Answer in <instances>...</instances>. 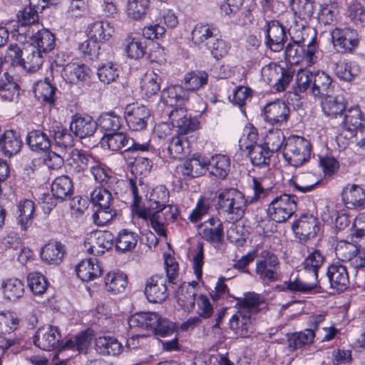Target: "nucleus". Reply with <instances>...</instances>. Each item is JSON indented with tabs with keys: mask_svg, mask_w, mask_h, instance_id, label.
Masks as SVG:
<instances>
[{
	"mask_svg": "<svg viewBox=\"0 0 365 365\" xmlns=\"http://www.w3.org/2000/svg\"><path fill=\"white\" fill-rule=\"evenodd\" d=\"M311 154V145L300 136L289 137L284 144L283 155L292 165L298 167L306 162Z\"/></svg>",
	"mask_w": 365,
	"mask_h": 365,
	"instance_id": "nucleus-3",
	"label": "nucleus"
},
{
	"mask_svg": "<svg viewBox=\"0 0 365 365\" xmlns=\"http://www.w3.org/2000/svg\"><path fill=\"white\" fill-rule=\"evenodd\" d=\"M204 165L212 175L224 179L230 170V160L226 155H215L210 158L207 163H204Z\"/></svg>",
	"mask_w": 365,
	"mask_h": 365,
	"instance_id": "nucleus-35",
	"label": "nucleus"
},
{
	"mask_svg": "<svg viewBox=\"0 0 365 365\" xmlns=\"http://www.w3.org/2000/svg\"><path fill=\"white\" fill-rule=\"evenodd\" d=\"M64 255V246L58 241L48 242L44 245L41 252L42 260L54 265L59 264L63 261Z\"/></svg>",
	"mask_w": 365,
	"mask_h": 365,
	"instance_id": "nucleus-34",
	"label": "nucleus"
},
{
	"mask_svg": "<svg viewBox=\"0 0 365 365\" xmlns=\"http://www.w3.org/2000/svg\"><path fill=\"white\" fill-rule=\"evenodd\" d=\"M217 29L209 24H198L192 31V41L200 48H204L217 36Z\"/></svg>",
	"mask_w": 365,
	"mask_h": 365,
	"instance_id": "nucleus-30",
	"label": "nucleus"
},
{
	"mask_svg": "<svg viewBox=\"0 0 365 365\" xmlns=\"http://www.w3.org/2000/svg\"><path fill=\"white\" fill-rule=\"evenodd\" d=\"M272 153L264 145H255L252 150L248 152L249 157L253 165L262 167L269 166Z\"/></svg>",
	"mask_w": 365,
	"mask_h": 365,
	"instance_id": "nucleus-56",
	"label": "nucleus"
},
{
	"mask_svg": "<svg viewBox=\"0 0 365 365\" xmlns=\"http://www.w3.org/2000/svg\"><path fill=\"white\" fill-rule=\"evenodd\" d=\"M332 41L339 53H352L359 45V34L356 29L349 27L336 29L332 33Z\"/></svg>",
	"mask_w": 365,
	"mask_h": 365,
	"instance_id": "nucleus-8",
	"label": "nucleus"
},
{
	"mask_svg": "<svg viewBox=\"0 0 365 365\" xmlns=\"http://www.w3.org/2000/svg\"><path fill=\"white\" fill-rule=\"evenodd\" d=\"M19 86L7 72L0 75V97L5 101L12 102L18 99Z\"/></svg>",
	"mask_w": 365,
	"mask_h": 365,
	"instance_id": "nucleus-37",
	"label": "nucleus"
},
{
	"mask_svg": "<svg viewBox=\"0 0 365 365\" xmlns=\"http://www.w3.org/2000/svg\"><path fill=\"white\" fill-rule=\"evenodd\" d=\"M125 46L128 56L132 59H140L146 53V41L142 38L128 36L125 40Z\"/></svg>",
	"mask_w": 365,
	"mask_h": 365,
	"instance_id": "nucleus-49",
	"label": "nucleus"
},
{
	"mask_svg": "<svg viewBox=\"0 0 365 365\" xmlns=\"http://www.w3.org/2000/svg\"><path fill=\"white\" fill-rule=\"evenodd\" d=\"M77 276L84 282L91 281L102 274V269L96 258L82 260L76 268Z\"/></svg>",
	"mask_w": 365,
	"mask_h": 365,
	"instance_id": "nucleus-33",
	"label": "nucleus"
},
{
	"mask_svg": "<svg viewBox=\"0 0 365 365\" xmlns=\"http://www.w3.org/2000/svg\"><path fill=\"white\" fill-rule=\"evenodd\" d=\"M190 92L179 85L169 86L161 92V101L168 106H182L188 101Z\"/></svg>",
	"mask_w": 365,
	"mask_h": 365,
	"instance_id": "nucleus-27",
	"label": "nucleus"
},
{
	"mask_svg": "<svg viewBox=\"0 0 365 365\" xmlns=\"http://www.w3.org/2000/svg\"><path fill=\"white\" fill-rule=\"evenodd\" d=\"M128 138L124 133L115 131L105 133L101 139L102 145H107L108 148L113 151H118L127 147Z\"/></svg>",
	"mask_w": 365,
	"mask_h": 365,
	"instance_id": "nucleus-53",
	"label": "nucleus"
},
{
	"mask_svg": "<svg viewBox=\"0 0 365 365\" xmlns=\"http://www.w3.org/2000/svg\"><path fill=\"white\" fill-rule=\"evenodd\" d=\"M4 296L9 300L21 298L24 293V284L17 278H10L3 281L1 284Z\"/></svg>",
	"mask_w": 365,
	"mask_h": 365,
	"instance_id": "nucleus-50",
	"label": "nucleus"
},
{
	"mask_svg": "<svg viewBox=\"0 0 365 365\" xmlns=\"http://www.w3.org/2000/svg\"><path fill=\"white\" fill-rule=\"evenodd\" d=\"M254 196L246 198L242 192L235 188L220 190L217 195V209L220 212L227 214L232 221L240 220L247 209V205L256 202L264 191L263 180L252 178Z\"/></svg>",
	"mask_w": 365,
	"mask_h": 365,
	"instance_id": "nucleus-1",
	"label": "nucleus"
},
{
	"mask_svg": "<svg viewBox=\"0 0 365 365\" xmlns=\"http://www.w3.org/2000/svg\"><path fill=\"white\" fill-rule=\"evenodd\" d=\"M160 319V317L155 312H140L132 316L128 323L130 327L153 331Z\"/></svg>",
	"mask_w": 365,
	"mask_h": 365,
	"instance_id": "nucleus-44",
	"label": "nucleus"
},
{
	"mask_svg": "<svg viewBox=\"0 0 365 365\" xmlns=\"http://www.w3.org/2000/svg\"><path fill=\"white\" fill-rule=\"evenodd\" d=\"M138 241V235L137 233L124 229L119 232L115 239L116 250L126 252L133 250Z\"/></svg>",
	"mask_w": 365,
	"mask_h": 365,
	"instance_id": "nucleus-51",
	"label": "nucleus"
},
{
	"mask_svg": "<svg viewBox=\"0 0 365 365\" xmlns=\"http://www.w3.org/2000/svg\"><path fill=\"white\" fill-rule=\"evenodd\" d=\"M51 192L56 199L65 200L70 198L73 194L71 180L66 175L56 178L51 185Z\"/></svg>",
	"mask_w": 365,
	"mask_h": 365,
	"instance_id": "nucleus-46",
	"label": "nucleus"
},
{
	"mask_svg": "<svg viewBox=\"0 0 365 365\" xmlns=\"http://www.w3.org/2000/svg\"><path fill=\"white\" fill-rule=\"evenodd\" d=\"M96 351L102 355L116 356L123 350L122 344L118 339L110 336H101L96 339Z\"/></svg>",
	"mask_w": 365,
	"mask_h": 365,
	"instance_id": "nucleus-42",
	"label": "nucleus"
},
{
	"mask_svg": "<svg viewBox=\"0 0 365 365\" xmlns=\"http://www.w3.org/2000/svg\"><path fill=\"white\" fill-rule=\"evenodd\" d=\"M113 240L110 232L97 231L91 234L85 241V247L88 252L94 255H101L112 248Z\"/></svg>",
	"mask_w": 365,
	"mask_h": 365,
	"instance_id": "nucleus-18",
	"label": "nucleus"
},
{
	"mask_svg": "<svg viewBox=\"0 0 365 365\" xmlns=\"http://www.w3.org/2000/svg\"><path fill=\"white\" fill-rule=\"evenodd\" d=\"M160 77L155 73H147L143 79L141 89L147 97H151L160 89Z\"/></svg>",
	"mask_w": 365,
	"mask_h": 365,
	"instance_id": "nucleus-63",
	"label": "nucleus"
},
{
	"mask_svg": "<svg viewBox=\"0 0 365 365\" xmlns=\"http://www.w3.org/2000/svg\"><path fill=\"white\" fill-rule=\"evenodd\" d=\"M331 77L323 71L314 73L311 93L321 99L334 93Z\"/></svg>",
	"mask_w": 365,
	"mask_h": 365,
	"instance_id": "nucleus-29",
	"label": "nucleus"
},
{
	"mask_svg": "<svg viewBox=\"0 0 365 365\" xmlns=\"http://www.w3.org/2000/svg\"><path fill=\"white\" fill-rule=\"evenodd\" d=\"M56 88L53 86L48 78L43 81L37 82L34 88L36 98L41 102L53 105L56 101Z\"/></svg>",
	"mask_w": 365,
	"mask_h": 365,
	"instance_id": "nucleus-43",
	"label": "nucleus"
},
{
	"mask_svg": "<svg viewBox=\"0 0 365 365\" xmlns=\"http://www.w3.org/2000/svg\"><path fill=\"white\" fill-rule=\"evenodd\" d=\"M254 321L255 319L247 309L238 308L230 319V327L238 336L248 338L254 333Z\"/></svg>",
	"mask_w": 365,
	"mask_h": 365,
	"instance_id": "nucleus-11",
	"label": "nucleus"
},
{
	"mask_svg": "<svg viewBox=\"0 0 365 365\" xmlns=\"http://www.w3.org/2000/svg\"><path fill=\"white\" fill-rule=\"evenodd\" d=\"M113 32L114 29L108 21H96L88 27L89 36L96 41L108 40Z\"/></svg>",
	"mask_w": 365,
	"mask_h": 365,
	"instance_id": "nucleus-52",
	"label": "nucleus"
},
{
	"mask_svg": "<svg viewBox=\"0 0 365 365\" xmlns=\"http://www.w3.org/2000/svg\"><path fill=\"white\" fill-rule=\"evenodd\" d=\"M51 0H30L29 6L25 7L17 14L19 27H26L38 23V12H42Z\"/></svg>",
	"mask_w": 365,
	"mask_h": 365,
	"instance_id": "nucleus-14",
	"label": "nucleus"
},
{
	"mask_svg": "<svg viewBox=\"0 0 365 365\" xmlns=\"http://www.w3.org/2000/svg\"><path fill=\"white\" fill-rule=\"evenodd\" d=\"M319 182V178L313 173L306 172L297 175L294 184L298 190L305 192L311 190Z\"/></svg>",
	"mask_w": 365,
	"mask_h": 365,
	"instance_id": "nucleus-58",
	"label": "nucleus"
},
{
	"mask_svg": "<svg viewBox=\"0 0 365 365\" xmlns=\"http://www.w3.org/2000/svg\"><path fill=\"white\" fill-rule=\"evenodd\" d=\"M208 74L204 71H195L187 73L184 81L188 91L197 90L207 83Z\"/></svg>",
	"mask_w": 365,
	"mask_h": 365,
	"instance_id": "nucleus-61",
	"label": "nucleus"
},
{
	"mask_svg": "<svg viewBox=\"0 0 365 365\" xmlns=\"http://www.w3.org/2000/svg\"><path fill=\"white\" fill-rule=\"evenodd\" d=\"M150 6V0H128L127 14L128 16L140 20L145 17Z\"/></svg>",
	"mask_w": 365,
	"mask_h": 365,
	"instance_id": "nucleus-59",
	"label": "nucleus"
},
{
	"mask_svg": "<svg viewBox=\"0 0 365 365\" xmlns=\"http://www.w3.org/2000/svg\"><path fill=\"white\" fill-rule=\"evenodd\" d=\"M60 338L61 336L56 327H42L37 329L34 336V343L42 350L51 351L57 347Z\"/></svg>",
	"mask_w": 365,
	"mask_h": 365,
	"instance_id": "nucleus-19",
	"label": "nucleus"
},
{
	"mask_svg": "<svg viewBox=\"0 0 365 365\" xmlns=\"http://www.w3.org/2000/svg\"><path fill=\"white\" fill-rule=\"evenodd\" d=\"M19 86L7 72L0 75V97L5 101L12 102L18 99Z\"/></svg>",
	"mask_w": 365,
	"mask_h": 365,
	"instance_id": "nucleus-36",
	"label": "nucleus"
},
{
	"mask_svg": "<svg viewBox=\"0 0 365 365\" xmlns=\"http://www.w3.org/2000/svg\"><path fill=\"white\" fill-rule=\"evenodd\" d=\"M289 6L295 18L302 21L301 26L304 29L313 16L315 0H289Z\"/></svg>",
	"mask_w": 365,
	"mask_h": 365,
	"instance_id": "nucleus-25",
	"label": "nucleus"
},
{
	"mask_svg": "<svg viewBox=\"0 0 365 365\" xmlns=\"http://www.w3.org/2000/svg\"><path fill=\"white\" fill-rule=\"evenodd\" d=\"M256 274L266 284L277 281L280 276V263L277 256L268 250L261 252L256 262Z\"/></svg>",
	"mask_w": 365,
	"mask_h": 365,
	"instance_id": "nucleus-4",
	"label": "nucleus"
},
{
	"mask_svg": "<svg viewBox=\"0 0 365 365\" xmlns=\"http://www.w3.org/2000/svg\"><path fill=\"white\" fill-rule=\"evenodd\" d=\"M125 119L130 130L139 131L144 130L150 119L149 109L145 106H127Z\"/></svg>",
	"mask_w": 365,
	"mask_h": 365,
	"instance_id": "nucleus-17",
	"label": "nucleus"
},
{
	"mask_svg": "<svg viewBox=\"0 0 365 365\" xmlns=\"http://www.w3.org/2000/svg\"><path fill=\"white\" fill-rule=\"evenodd\" d=\"M108 187H97L91 192V202L96 207L93 215L94 222L98 226L106 225L117 214L114 208V198Z\"/></svg>",
	"mask_w": 365,
	"mask_h": 365,
	"instance_id": "nucleus-2",
	"label": "nucleus"
},
{
	"mask_svg": "<svg viewBox=\"0 0 365 365\" xmlns=\"http://www.w3.org/2000/svg\"><path fill=\"white\" fill-rule=\"evenodd\" d=\"M71 162L68 163L71 171L76 174L84 173L88 168L96 164L94 158L87 152L80 149H72L68 153Z\"/></svg>",
	"mask_w": 365,
	"mask_h": 365,
	"instance_id": "nucleus-26",
	"label": "nucleus"
},
{
	"mask_svg": "<svg viewBox=\"0 0 365 365\" xmlns=\"http://www.w3.org/2000/svg\"><path fill=\"white\" fill-rule=\"evenodd\" d=\"M196 292L194 287L190 284H182L178 289L177 297L178 304L185 312L193 310L195 305Z\"/></svg>",
	"mask_w": 365,
	"mask_h": 365,
	"instance_id": "nucleus-45",
	"label": "nucleus"
},
{
	"mask_svg": "<svg viewBox=\"0 0 365 365\" xmlns=\"http://www.w3.org/2000/svg\"><path fill=\"white\" fill-rule=\"evenodd\" d=\"M318 273L319 271L317 270L302 267L301 279L284 282L282 290L302 292H310L319 285Z\"/></svg>",
	"mask_w": 365,
	"mask_h": 365,
	"instance_id": "nucleus-9",
	"label": "nucleus"
},
{
	"mask_svg": "<svg viewBox=\"0 0 365 365\" xmlns=\"http://www.w3.org/2000/svg\"><path fill=\"white\" fill-rule=\"evenodd\" d=\"M24 58L21 59V66L29 72H36L43 63L44 53L34 45L29 44L24 48Z\"/></svg>",
	"mask_w": 365,
	"mask_h": 365,
	"instance_id": "nucleus-31",
	"label": "nucleus"
},
{
	"mask_svg": "<svg viewBox=\"0 0 365 365\" xmlns=\"http://www.w3.org/2000/svg\"><path fill=\"white\" fill-rule=\"evenodd\" d=\"M315 336L312 328L307 329L304 331L294 332L287 334L288 346L291 351H294L313 341Z\"/></svg>",
	"mask_w": 365,
	"mask_h": 365,
	"instance_id": "nucleus-48",
	"label": "nucleus"
},
{
	"mask_svg": "<svg viewBox=\"0 0 365 365\" xmlns=\"http://www.w3.org/2000/svg\"><path fill=\"white\" fill-rule=\"evenodd\" d=\"M91 70L84 64L69 63L63 69L62 77L69 83L86 81L89 78Z\"/></svg>",
	"mask_w": 365,
	"mask_h": 365,
	"instance_id": "nucleus-39",
	"label": "nucleus"
},
{
	"mask_svg": "<svg viewBox=\"0 0 365 365\" xmlns=\"http://www.w3.org/2000/svg\"><path fill=\"white\" fill-rule=\"evenodd\" d=\"M267 45L274 52L284 48L287 39L285 28L277 21H271L267 26Z\"/></svg>",
	"mask_w": 365,
	"mask_h": 365,
	"instance_id": "nucleus-23",
	"label": "nucleus"
},
{
	"mask_svg": "<svg viewBox=\"0 0 365 365\" xmlns=\"http://www.w3.org/2000/svg\"><path fill=\"white\" fill-rule=\"evenodd\" d=\"M294 232L300 240L306 241L316 237L319 227L317 219L312 215H303L292 225Z\"/></svg>",
	"mask_w": 365,
	"mask_h": 365,
	"instance_id": "nucleus-20",
	"label": "nucleus"
},
{
	"mask_svg": "<svg viewBox=\"0 0 365 365\" xmlns=\"http://www.w3.org/2000/svg\"><path fill=\"white\" fill-rule=\"evenodd\" d=\"M145 294L150 302L161 303L168 297L166 279L163 275H153L145 283Z\"/></svg>",
	"mask_w": 365,
	"mask_h": 365,
	"instance_id": "nucleus-13",
	"label": "nucleus"
},
{
	"mask_svg": "<svg viewBox=\"0 0 365 365\" xmlns=\"http://www.w3.org/2000/svg\"><path fill=\"white\" fill-rule=\"evenodd\" d=\"M98 121V126L106 133L118 131L121 126V118L114 112L102 113Z\"/></svg>",
	"mask_w": 365,
	"mask_h": 365,
	"instance_id": "nucleus-57",
	"label": "nucleus"
},
{
	"mask_svg": "<svg viewBox=\"0 0 365 365\" xmlns=\"http://www.w3.org/2000/svg\"><path fill=\"white\" fill-rule=\"evenodd\" d=\"M200 235L211 243H220L224 238L222 222L217 218H210L201 225Z\"/></svg>",
	"mask_w": 365,
	"mask_h": 365,
	"instance_id": "nucleus-28",
	"label": "nucleus"
},
{
	"mask_svg": "<svg viewBox=\"0 0 365 365\" xmlns=\"http://www.w3.org/2000/svg\"><path fill=\"white\" fill-rule=\"evenodd\" d=\"M336 76L344 81H351L360 72L359 68L354 63H339L334 68Z\"/></svg>",
	"mask_w": 365,
	"mask_h": 365,
	"instance_id": "nucleus-62",
	"label": "nucleus"
},
{
	"mask_svg": "<svg viewBox=\"0 0 365 365\" xmlns=\"http://www.w3.org/2000/svg\"><path fill=\"white\" fill-rule=\"evenodd\" d=\"M19 319L16 314L11 312H1L0 313V348L8 349L17 343V339L13 336L9 337L4 335L10 334L19 326Z\"/></svg>",
	"mask_w": 365,
	"mask_h": 365,
	"instance_id": "nucleus-10",
	"label": "nucleus"
},
{
	"mask_svg": "<svg viewBox=\"0 0 365 365\" xmlns=\"http://www.w3.org/2000/svg\"><path fill=\"white\" fill-rule=\"evenodd\" d=\"M325 261L326 257L320 250L312 248L308 250L307 255L302 262L301 267L319 271Z\"/></svg>",
	"mask_w": 365,
	"mask_h": 365,
	"instance_id": "nucleus-60",
	"label": "nucleus"
},
{
	"mask_svg": "<svg viewBox=\"0 0 365 365\" xmlns=\"http://www.w3.org/2000/svg\"><path fill=\"white\" fill-rule=\"evenodd\" d=\"M30 44L34 45L46 54L55 48V36L48 29H43L38 30L31 37Z\"/></svg>",
	"mask_w": 365,
	"mask_h": 365,
	"instance_id": "nucleus-40",
	"label": "nucleus"
},
{
	"mask_svg": "<svg viewBox=\"0 0 365 365\" xmlns=\"http://www.w3.org/2000/svg\"><path fill=\"white\" fill-rule=\"evenodd\" d=\"M336 255L341 261L349 262L356 271L365 267V251L361 249V245L340 242L336 247Z\"/></svg>",
	"mask_w": 365,
	"mask_h": 365,
	"instance_id": "nucleus-7",
	"label": "nucleus"
},
{
	"mask_svg": "<svg viewBox=\"0 0 365 365\" xmlns=\"http://www.w3.org/2000/svg\"><path fill=\"white\" fill-rule=\"evenodd\" d=\"M289 113L288 106L280 100L267 103L264 108V120L272 125L281 126L285 124Z\"/></svg>",
	"mask_w": 365,
	"mask_h": 365,
	"instance_id": "nucleus-16",
	"label": "nucleus"
},
{
	"mask_svg": "<svg viewBox=\"0 0 365 365\" xmlns=\"http://www.w3.org/2000/svg\"><path fill=\"white\" fill-rule=\"evenodd\" d=\"M26 143L34 151H46L51 147L48 136L43 131L34 130L29 132L26 137Z\"/></svg>",
	"mask_w": 365,
	"mask_h": 365,
	"instance_id": "nucleus-47",
	"label": "nucleus"
},
{
	"mask_svg": "<svg viewBox=\"0 0 365 365\" xmlns=\"http://www.w3.org/2000/svg\"><path fill=\"white\" fill-rule=\"evenodd\" d=\"M263 80L277 91H282L289 85L293 78L294 72L285 69L275 63H270L262 68Z\"/></svg>",
	"mask_w": 365,
	"mask_h": 365,
	"instance_id": "nucleus-6",
	"label": "nucleus"
},
{
	"mask_svg": "<svg viewBox=\"0 0 365 365\" xmlns=\"http://www.w3.org/2000/svg\"><path fill=\"white\" fill-rule=\"evenodd\" d=\"M169 118L173 126L178 129V133L180 135H186L198 128V120L192 118L184 108L172 110L170 112Z\"/></svg>",
	"mask_w": 365,
	"mask_h": 365,
	"instance_id": "nucleus-15",
	"label": "nucleus"
},
{
	"mask_svg": "<svg viewBox=\"0 0 365 365\" xmlns=\"http://www.w3.org/2000/svg\"><path fill=\"white\" fill-rule=\"evenodd\" d=\"M285 136L282 130L272 129L266 135L264 145L274 153L282 148Z\"/></svg>",
	"mask_w": 365,
	"mask_h": 365,
	"instance_id": "nucleus-64",
	"label": "nucleus"
},
{
	"mask_svg": "<svg viewBox=\"0 0 365 365\" xmlns=\"http://www.w3.org/2000/svg\"><path fill=\"white\" fill-rule=\"evenodd\" d=\"M21 145L20 135L14 130H6L0 135V147L6 156L11 157L18 153Z\"/></svg>",
	"mask_w": 365,
	"mask_h": 365,
	"instance_id": "nucleus-41",
	"label": "nucleus"
},
{
	"mask_svg": "<svg viewBox=\"0 0 365 365\" xmlns=\"http://www.w3.org/2000/svg\"><path fill=\"white\" fill-rule=\"evenodd\" d=\"M297 199L295 195L287 194L274 198L268 208L269 217L278 223L286 222L297 210Z\"/></svg>",
	"mask_w": 365,
	"mask_h": 365,
	"instance_id": "nucleus-5",
	"label": "nucleus"
},
{
	"mask_svg": "<svg viewBox=\"0 0 365 365\" xmlns=\"http://www.w3.org/2000/svg\"><path fill=\"white\" fill-rule=\"evenodd\" d=\"M34 212V202L32 200L25 199L19 202L17 220L23 230L31 224Z\"/></svg>",
	"mask_w": 365,
	"mask_h": 365,
	"instance_id": "nucleus-54",
	"label": "nucleus"
},
{
	"mask_svg": "<svg viewBox=\"0 0 365 365\" xmlns=\"http://www.w3.org/2000/svg\"><path fill=\"white\" fill-rule=\"evenodd\" d=\"M343 114L342 126L351 135H354L365 127V110H362L359 106L345 110Z\"/></svg>",
	"mask_w": 365,
	"mask_h": 365,
	"instance_id": "nucleus-21",
	"label": "nucleus"
},
{
	"mask_svg": "<svg viewBox=\"0 0 365 365\" xmlns=\"http://www.w3.org/2000/svg\"><path fill=\"white\" fill-rule=\"evenodd\" d=\"M326 274L331 288L343 292L349 287V277L345 266L339 263L332 264L328 267Z\"/></svg>",
	"mask_w": 365,
	"mask_h": 365,
	"instance_id": "nucleus-22",
	"label": "nucleus"
},
{
	"mask_svg": "<svg viewBox=\"0 0 365 365\" xmlns=\"http://www.w3.org/2000/svg\"><path fill=\"white\" fill-rule=\"evenodd\" d=\"M127 283V276L122 272L108 273L105 278L107 291L115 294L122 292Z\"/></svg>",
	"mask_w": 365,
	"mask_h": 365,
	"instance_id": "nucleus-55",
	"label": "nucleus"
},
{
	"mask_svg": "<svg viewBox=\"0 0 365 365\" xmlns=\"http://www.w3.org/2000/svg\"><path fill=\"white\" fill-rule=\"evenodd\" d=\"M321 106L326 115L336 118L345 111L346 102L342 96H334L332 93L322 99Z\"/></svg>",
	"mask_w": 365,
	"mask_h": 365,
	"instance_id": "nucleus-32",
	"label": "nucleus"
},
{
	"mask_svg": "<svg viewBox=\"0 0 365 365\" xmlns=\"http://www.w3.org/2000/svg\"><path fill=\"white\" fill-rule=\"evenodd\" d=\"M342 201L348 209L365 207V190L358 185H347L341 192Z\"/></svg>",
	"mask_w": 365,
	"mask_h": 365,
	"instance_id": "nucleus-24",
	"label": "nucleus"
},
{
	"mask_svg": "<svg viewBox=\"0 0 365 365\" xmlns=\"http://www.w3.org/2000/svg\"><path fill=\"white\" fill-rule=\"evenodd\" d=\"M97 128V122L89 115L76 113L72 116L70 130L81 139L93 135Z\"/></svg>",
	"mask_w": 365,
	"mask_h": 365,
	"instance_id": "nucleus-12",
	"label": "nucleus"
},
{
	"mask_svg": "<svg viewBox=\"0 0 365 365\" xmlns=\"http://www.w3.org/2000/svg\"><path fill=\"white\" fill-rule=\"evenodd\" d=\"M19 86L7 72L0 75V97L5 101L12 102L18 99Z\"/></svg>",
	"mask_w": 365,
	"mask_h": 365,
	"instance_id": "nucleus-38",
	"label": "nucleus"
}]
</instances>
